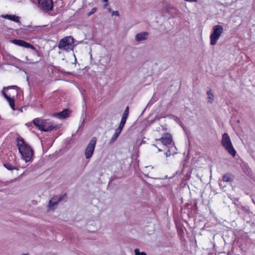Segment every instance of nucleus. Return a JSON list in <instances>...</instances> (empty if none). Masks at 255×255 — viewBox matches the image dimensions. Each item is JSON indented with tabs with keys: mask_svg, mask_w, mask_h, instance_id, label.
Segmentation results:
<instances>
[{
	"mask_svg": "<svg viewBox=\"0 0 255 255\" xmlns=\"http://www.w3.org/2000/svg\"><path fill=\"white\" fill-rule=\"evenodd\" d=\"M124 126H125L124 124H122V123H120L118 128H120V129L122 130L123 128H124Z\"/></svg>",
	"mask_w": 255,
	"mask_h": 255,
	"instance_id": "nucleus-28",
	"label": "nucleus"
},
{
	"mask_svg": "<svg viewBox=\"0 0 255 255\" xmlns=\"http://www.w3.org/2000/svg\"><path fill=\"white\" fill-rule=\"evenodd\" d=\"M119 136V135H118V134H116V133H114V134H113V135L112 136V137L110 140V142H114L118 138V137Z\"/></svg>",
	"mask_w": 255,
	"mask_h": 255,
	"instance_id": "nucleus-21",
	"label": "nucleus"
},
{
	"mask_svg": "<svg viewBox=\"0 0 255 255\" xmlns=\"http://www.w3.org/2000/svg\"><path fill=\"white\" fill-rule=\"evenodd\" d=\"M68 110L65 109L61 112L53 114V116L59 119H64L68 117Z\"/></svg>",
	"mask_w": 255,
	"mask_h": 255,
	"instance_id": "nucleus-13",
	"label": "nucleus"
},
{
	"mask_svg": "<svg viewBox=\"0 0 255 255\" xmlns=\"http://www.w3.org/2000/svg\"><path fill=\"white\" fill-rule=\"evenodd\" d=\"M74 39L72 36L65 37L60 40L58 47L59 49L66 51H73L74 47Z\"/></svg>",
	"mask_w": 255,
	"mask_h": 255,
	"instance_id": "nucleus-4",
	"label": "nucleus"
},
{
	"mask_svg": "<svg viewBox=\"0 0 255 255\" xmlns=\"http://www.w3.org/2000/svg\"><path fill=\"white\" fill-rule=\"evenodd\" d=\"M96 8L94 7V8H93L91 10V11H90L88 14V16H90L91 15H92V14H93L96 11Z\"/></svg>",
	"mask_w": 255,
	"mask_h": 255,
	"instance_id": "nucleus-23",
	"label": "nucleus"
},
{
	"mask_svg": "<svg viewBox=\"0 0 255 255\" xmlns=\"http://www.w3.org/2000/svg\"><path fill=\"white\" fill-rule=\"evenodd\" d=\"M17 146L22 158L25 162L30 161L33 156V151L23 139H18Z\"/></svg>",
	"mask_w": 255,
	"mask_h": 255,
	"instance_id": "nucleus-1",
	"label": "nucleus"
},
{
	"mask_svg": "<svg viewBox=\"0 0 255 255\" xmlns=\"http://www.w3.org/2000/svg\"><path fill=\"white\" fill-rule=\"evenodd\" d=\"M15 87H16V86H9V87H3V90H4V89H9V88H15Z\"/></svg>",
	"mask_w": 255,
	"mask_h": 255,
	"instance_id": "nucleus-29",
	"label": "nucleus"
},
{
	"mask_svg": "<svg viewBox=\"0 0 255 255\" xmlns=\"http://www.w3.org/2000/svg\"><path fill=\"white\" fill-rule=\"evenodd\" d=\"M7 101L9 103V104L11 108L12 109L14 110V101L13 99H11V98H9L7 99H6Z\"/></svg>",
	"mask_w": 255,
	"mask_h": 255,
	"instance_id": "nucleus-18",
	"label": "nucleus"
},
{
	"mask_svg": "<svg viewBox=\"0 0 255 255\" xmlns=\"http://www.w3.org/2000/svg\"><path fill=\"white\" fill-rule=\"evenodd\" d=\"M213 32L210 35V44L211 45H215L222 33L223 32V27L221 25H216L213 28Z\"/></svg>",
	"mask_w": 255,
	"mask_h": 255,
	"instance_id": "nucleus-5",
	"label": "nucleus"
},
{
	"mask_svg": "<svg viewBox=\"0 0 255 255\" xmlns=\"http://www.w3.org/2000/svg\"><path fill=\"white\" fill-rule=\"evenodd\" d=\"M4 166L8 170H13V169H17V168H16L15 167H14V166L12 165L10 163H5V164H4Z\"/></svg>",
	"mask_w": 255,
	"mask_h": 255,
	"instance_id": "nucleus-17",
	"label": "nucleus"
},
{
	"mask_svg": "<svg viewBox=\"0 0 255 255\" xmlns=\"http://www.w3.org/2000/svg\"><path fill=\"white\" fill-rule=\"evenodd\" d=\"M32 123L38 129L43 131H50L58 128L57 125L47 120L35 118Z\"/></svg>",
	"mask_w": 255,
	"mask_h": 255,
	"instance_id": "nucleus-2",
	"label": "nucleus"
},
{
	"mask_svg": "<svg viewBox=\"0 0 255 255\" xmlns=\"http://www.w3.org/2000/svg\"><path fill=\"white\" fill-rule=\"evenodd\" d=\"M171 154V150H170V149H169V150H168V151H167V152L165 153V155H166V157H168V156H169Z\"/></svg>",
	"mask_w": 255,
	"mask_h": 255,
	"instance_id": "nucleus-25",
	"label": "nucleus"
},
{
	"mask_svg": "<svg viewBox=\"0 0 255 255\" xmlns=\"http://www.w3.org/2000/svg\"><path fill=\"white\" fill-rule=\"evenodd\" d=\"M207 94L208 96V97H207L208 103H213V102L214 101V95L212 93V91L211 90H208L207 92Z\"/></svg>",
	"mask_w": 255,
	"mask_h": 255,
	"instance_id": "nucleus-15",
	"label": "nucleus"
},
{
	"mask_svg": "<svg viewBox=\"0 0 255 255\" xmlns=\"http://www.w3.org/2000/svg\"><path fill=\"white\" fill-rule=\"evenodd\" d=\"M185 1H189V2H196L197 1V0H185Z\"/></svg>",
	"mask_w": 255,
	"mask_h": 255,
	"instance_id": "nucleus-30",
	"label": "nucleus"
},
{
	"mask_svg": "<svg viewBox=\"0 0 255 255\" xmlns=\"http://www.w3.org/2000/svg\"><path fill=\"white\" fill-rule=\"evenodd\" d=\"M135 255H146L144 252H139V250L136 249L134 250Z\"/></svg>",
	"mask_w": 255,
	"mask_h": 255,
	"instance_id": "nucleus-19",
	"label": "nucleus"
},
{
	"mask_svg": "<svg viewBox=\"0 0 255 255\" xmlns=\"http://www.w3.org/2000/svg\"><path fill=\"white\" fill-rule=\"evenodd\" d=\"M111 61V56L108 54L101 55L99 57L98 63L101 66H103L105 67L110 63Z\"/></svg>",
	"mask_w": 255,
	"mask_h": 255,
	"instance_id": "nucleus-11",
	"label": "nucleus"
},
{
	"mask_svg": "<svg viewBox=\"0 0 255 255\" xmlns=\"http://www.w3.org/2000/svg\"><path fill=\"white\" fill-rule=\"evenodd\" d=\"M11 42L19 46H22L26 48H30L32 49H35V48L33 45L22 40L13 39L11 40Z\"/></svg>",
	"mask_w": 255,
	"mask_h": 255,
	"instance_id": "nucleus-10",
	"label": "nucleus"
},
{
	"mask_svg": "<svg viewBox=\"0 0 255 255\" xmlns=\"http://www.w3.org/2000/svg\"><path fill=\"white\" fill-rule=\"evenodd\" d=\"M2 94L3 95V96L4 97V98L6 99H7L8 98H9V96H8L5 93V92L3 91V90L2 91Z\"/></svg>",
	"mask_w": 255,
	"mask_h": 255,
	"instance_id": "nucleus-27",
	"label": "nucleus"
},
{
	"mask_svg": "<svg viewBox=\"0 0 255 255\" xmlns=\"http://www.w3.org/2000/svg\"><path fill=\"white\" fill-rule=\"evenodd\" d=\"M149 35V33L146 31H143L139 33H137L135 35L134 39L137 42H141L143 41H145L148 38V36Z\"/></svg>",
	"mask_w": 255,
	"mask_h": 255,
	"instance_id": "nucleus-12",
	"label": "nucleus"
},
{
	"mask_svg": "<svg viewBox=\"0 0 255 255\" xmlns=\"http://www.w3.org/2000/svg\"><path fill=\"white\" fill-rule=\"evenodd\" d=\"M128 114H129V107L128 106H127L126 108V109L123 113V115H125V116H126L127 117L128 116Z\"/></svg>",
	"mask_w": 255,
	"mask_h": 255,
	"instance_id": "nucleus-22",
	"label": "nucleus"
},
{
	"mask_svg": "<svg viewBox=\"0 0 255 255\" xmlns=\"http://www.w3.org/2000/svg\"><path fill=\"white\" fill-rule=\"evenodd\" d=\"M222 178L223 180L225 182H231L233 180L231 174L228 173L224 175Z\"/></svg>",
	"mask_w": 255,
	"mask_h": 255,
	"instance_id": "nucleus-16",
	"label": "nucleus"
},
{
	"mask_svg": "<svg viewBox=\"0 0 255 255\" xmlns=\"http://www.w3.org/2000/svg\"><path fill=\"white\" fill-rule=\"evenodd\" d=\"M221 145L233 157L236 154V151L231 142V138L227 133H224L222 135Z\"/></svg>",
	"mask_w": 255,
	"mask_h": 255,
	"instance_id": "nucleus-3",
	"label": "nucleus"
},
{
	"mask_svg": "<svg viewBox=\"0 0 255 255\" xmlns=\"http://www.w3.org/2000/svg\"><path fill=\"white\" fill-rule=\"evenodd\" d=\"M128 118V117L123 115L120 123L125 125Z\"/></svg>",
	"mask_w": 255,
	"mask_h": 255,
	"instance_id": "nucleus-20",
	"label": "nucleus"
},
{
	"mask_svg": "<svg viewBox=\"0 0 255 255\" xmlns=\"http://www.w3.org/2000/svg\"><path fill=\"white\" fill-rule=\"evenodd\" d=\"M155 140L160 141L165 146L170 145L173 141L171 135L168 133L163 134L160 138H157Z\"/></svg>",
	"mask_w": 255,
	"mask_h": 255,
	"instance_id": "nucleus-9",
	"label": "nucleus"
},
{
	"mask_svg": "<svg viewBox=\"0 0 255 255\" xmlns=\"http://www.w3.org/2000/svg\"><path fill=\"white\" fill-rule=\"evenodd\" d=\"M97 142V138L93 137L88 143L85 152V155L86 158H90L93 155L96 144Z\"/></svg>",
	"mask_w": 255,
	"mask_h": 255,
	"instance_id": "nucleus-7",
	"label": "nucleus"
},
{
	"mask_svg": "<svg viewBox=\"0 0 255 255\" xmlns=\"http://www.w3.org/2000/svg\"><path fill=\"white\" fill-rule=\"evenodd\" d=\"M158 151H161V150L160 149H159V148H158Z\"/></svg>",
	"mask_w": 255,
	"mask_h": 255,
	"instance_id": "nucleus-32",
	"label": "nucleus"
},
{
	"mask_svg": "<svg viewBox=\"0 0 255 255\" xmlns=\"http://www.w3.org/2000/svg\"><path fill=\"white\" fill-rule=\"evenodd\" d=\"M62 197L61 196H55L52 198L49 201L48 205L47 206L48 211L53 210L57 207L59 202L61 201Z\"/></svg>",
	"mask_w": 255,
	"mask_h": 255,
	"instance_id": "nucleus-8",
	"label": "nucleus"
},
{
	"mask_svg": "<svg viewBox=\"0 0 255 255\" xmlns=\"http://www.w3.org/2000/svg\"><path fill=\"white\" fill-rule=\"evenodd\" d=\"M112 15L119 16V13L118 11H113L112 12Z\"/></svg>",
	"mask_w": 255,
	"mask_h": 255,
	"instance_id": "nucleus-26",
	"label": "nucleus"
},
{
	"mask_svg": "<svg viewBox=\"0 0 255 255\" xmlns=\"http://www.w3.org/2000/svg\"><path fill=\"white\" fill-rule=\"evenodd\" d=\"M153 145L156 147V146L155 144H153Z\"/></svg>",
	"mask_w": 255,
	"mask_h": 255,
	"instance_id": "nucleus-33",
	"label": "nucleus"
},
{
	"mask_svg": "<svg viewBox=\"0 0 255 255\" xmlns=\"http://www.w3.org/2000/svg\"><path fill=\"white\" fill-rule=\"evenodd\" d=\"M1 16L2 18L7 19L16 23L20 22L19 17L18 16H16L15 15L5 14L2 15Z\"/></svg>",
	"mask_w": 255,
	"mask_h": 255,
	"instance_id": "nucleus-14",
	"label": "nucleus"
},
{
	"mask_svg": "<svg viewBox=\"0 0 255 255\" xmlns=\"http://www.w3.org/2000/svg\"><path fill=\"white\" fill-rule=\"evenodd\" d=\"M37 6L41 10L47 12L52 10L53 7L52 0H37Z\"/></svg>",
	"mask_w": 255,
	"mask_h": 255,
	"instance_id": "nucleus-6",
	"label": "nucleus"
},
{
	"mask_svg": "<svg viewBox=\"0 0 255 255\" xmlns=\"http://www.w3.org/2000/svg\"><path fill=\"white\" fill-rule=\"evenodd\" d=\"M122 129L119 128H117V129H116L115 131V133H116V134H118V135H119L122 131Z\"/></svg>",
	"mask_w": 255,
	"mask_h": 255,
	"instance_id": "nucleus-24",
	"label": "nucleus"
},
{
	"mask_svg": "<svg viewBox=\"0 0 255 255\" xmlns=\"http://www.w3.org/2000/svg\"><path fill=\"white\" fill-rule=\"evenodd\" d=\"M103 1H104V2H108V0H104Z\"/></svg>",
	"mask_w": 255,
	"mask_h": 255,
	"instance_id": "nucleus-31",
	"label": "nucleus"
}]
</instances>
